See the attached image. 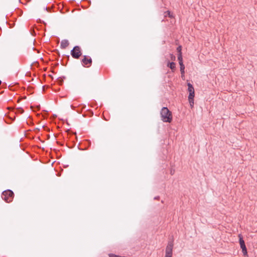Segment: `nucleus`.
Instances as JSON below:
<instances>
[{
    "label": "nucleus",
    "mask_w": 257,
    "mask_h": 257,
    "mask_svg": "<svg viewBox=\"0 0 257 257\" xmlns=\"http://www.w3.org/2000/svg\"><path fill=\"white\" fill-rule=\"evenodd\" d=\"M160 114L161 119L163 122H171L172 121V114L167 107H163L161 110Z\"/></svg>",
    "instance_id": "nucleus-1"
},
{
    "label": "nucleus",
    "mask_w": 257,
    "mask_h": 257,
    "mask_svg": "<svg viewBox=\"0 0 257 257\" xmlns=\"http://www.w3.org/2000/svg\"><path fill=\"white\" fill-rule=\"evenodd\" d=\"M14 193L10 190L4 191L2 194V198L6 202L10 203L12 201L14 198Z\"/></svg>",
    "instance_id": "nucleus-2"
},
{
    "label": "nucleus",
    "mask_w": 257,
    "mask_h": 257,
    "mask_svg": "<svg viewBox=\"0 0 257 257\" xmlns=\"http://www.w3.org/2000/svg\"><path fill=\"white\" fill-rule=\"evenodd\" d=\"M173 245V241H170L168 242L165 249V257H172Z\"/></svg>",
    "instance_id": "nucleus-3"
},
{
    "label": "nucleus",
    "mask_w": 257,
    "mask_h": 257,
    "mask_svg": "<svg viewBox=\"0 0 257 257\" xmlns=\"http://www.w3.org/2000/svg\"><path fill=\"white\" fill-rule=\"evenodd\" d=\"M81 54V48L77 46H75L71 51V55L75 59H78Z\"/></svg>",
    "instance_id": "nucleus-4"
},
{
    "label": "nucleus",
    "mask_w": 257,
    "mask_h": 257,
    "mask_svg": "<svg viewBox=\"0 0 257 257\" xmlns=\"http://www.w3.org/2000/svg\"><path fill=\"white\" fill-rule=\"evenodd\" d=\"M82 64L84 67H89L91 66L92 63L91 58L87 56H84L82 61Z\"/></svg>",
    "instance_id": "nucleus-5"
},
{
    "label": "nucleus",
    "mask_w": 257,
    "mask_h": 257,
    "mask_svg": "<svg viewBox=\"0 0 257 257\" xmlns=\"http://www.w3.org/2000/svg\"><path fill=\"white\" fill-rule=\"evenodd\" d=\"M178 60L180 66V71L182 77L185 73V66L183 64L182 56H178Z\"/></svg>",
    "instance_id": "nucleus-6"
},
{
    "label": "nucleus",
    "mask_w": 257,
    "mask_h": 257,
    "mask_svg": "<svg viewBox=\"0 0 257 257\" xmlns=\"http://www.w3.org/2000/svg\"><path fill=\"white\" fill-rule=\"evenodd\" d=\"M188 86V91L189 93L188 98H194L195 96L194 88L193 85L190 83H187Z\"/></svg>",
    "instance_id": "nucleus-7"
},
{
    "label": "nucleus",
    "mask_w": 257,
    "mask_h": 257,
    "mask_svg": "<svg viewBox=\"0 0 257 257\" xmlns=\"http://www.w3.org/2000/svg\"><path fill=\"white\" fill-rule=\"evenodd\" d=\"M69 43L68 40H63L61 42V47L63 49H65L69 45Z\"/></svg>",
    "instance_id": "nucleus-8"
},
{
    "label": "nucleus",
    "mask_w": 257,
    "mask_h": 257,
    "mask_svg": "<svg viewBox=\"0 0 257 257\" xmlns=\"http://www.w3.org/2000/svg\"><path fill=\"white\" fill-rule=\"evenodd\" d=\"M167 66L169 67L173 72H174L176 68V64L174 62H170L168 61Z\"/></svg>",
    "instance_id": "nucleus-9"
},
{
    "label": "nucleus",
    "mask_w": 257,
    "mask_h": 257,
    "mask_svg": "<svg viewBox=\"0 0 257 257\" xmlns=\"http://www.w3.org/2000/svg\"><path fill=\"white\" fill-rule=\"evenodd\" d=\"M238 237H239V243H240V245L241 248H243L244 247H246L245 245L244 241L243 240L242 235L241 234H239L238 235Z\"/></svg>",
    "instance_id": "nucleus-10"
},
{
    "label": "nucleus",
    "mask_w": 257,
    "mask_h": 257,
    "mask_svg": "<svg viewBox=\"0 0 257 257\" xmlns=\"http://www.w3.org/2000/svg\"><path fill=\"white\" fill-rule=\"evenodd\" d=\"M188 100L189 102L190 107L191 108H193L194 106V98H191V99L190 98H188Z\"/></svg>",
    "instance_id": "nucleus-11"
},
{
    "label": "nucleus",
    "mask_w": 257,
    "mask_h": 257,
    "mask_svg": "<svg viewBox=\"0 0 257 257\" xmlns=\"http://www.w3.org/2000/svg\"><path fill=\"white\" fill-rule=\"evenodd\" d=\"M177 52L178 53V56H182V52H181V51H182V47H181V46H178L177 47Z\"/></svg>",
    "instance_id": "nucleus-12"
},
{
    "label": "nucleus",
    "mask_w": 257,
    "mask_h": 257,
    "mask_svg": "<svg viewBox=\"0 0 257 257\" xmlns=\"http://www.w3.org/2000/svg\"><path fill=\"white\" fill-rule=\"evenodd\" d=\"M164 16L165 17H167V16L168 17H169L170 18H172L173 17V16L171 14V12L169 11L166 12L165 13H164Z\"/></svg>",
    "instance_id": "nucleus-13"
},
{
    "label": "nucleus",
    "mask_w": 257,
    "mask_h": 257,
    "mask_svg": "<svg viewBox=\"0 0 257 257\" xmlns=\"http://www.w3.org/2000/svg\"><path fill=\"white\" fill-rule=\"evenodd\" d=\"M170 59L171 60H172V61H174L176 60V57L173 54H170Z\"/></svg>",
    "instance_id": "nucleus-14"
},
{
    "label": "nucleus",
    "mask_w": 257,
    "mask_h": 257,
    "mask_svg": "<svg viewBox=\"0 0 257 257\" xmlns=\"http://www.w3.org/2000/svg\"><path fill=\"white\" fill-rule=\"evenodd\" d=\"M242 249V252H243V254L245 255H246L247 254V249H246V247H244Z\"/></svg>",
    "instance_id": "nucleus-15"
},
{
    "label": "nucleus",
    "mask_w": 257,
    "mask_h": 257,
    "mask_svg": "<svg viewBox=\"0 0 257 257\" xmlns=\"http://www.w3.org/2000/svg\"><path fill=\"white\" fill-rule=\"evenodd\" d=\"M17 112L20 113H23L24 112V110L21 108H19L17 109Z\"/></svg>",
    "instance_id": "nucleus-16"
}]
</instances>
